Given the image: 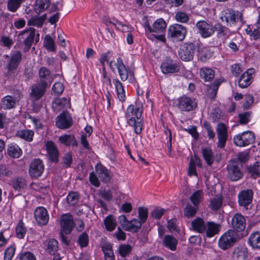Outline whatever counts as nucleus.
<instances>
[{
	"mask_svg": "<svg viewBox=\"0 0 260 260\" xmlns=\"http://www.w3.org/2000/svg\"><path fill=\"white\" fill-rule=\"evenodd\" d=\"M44 170V166L42 160L35 159L30 164L29 167V174L31 177L38 178L43 174Z\"/></svg>",
	"mask_w": 260,
	"mask_h": 260,
	"instance_id": "nucleus-15",
	"label": "nucleus"
},
{
	"mask_svg": "<svg viewBox=\"0 0 260 260\" xmlns=\"http://www.w3.org/2000/svg\"><path fill=\"white\" fill-rule=\"evenodd\" d=\"M73 161L72 155L71 152H67L64 154L62 158V164L64 168L70 167Z\"/></svg>",
	"mask_w": 260,
	"mask_h": 260,
	"instance_id": "nucleus-60",
	"label": "nucleus"
},
{
	"mask_svg": "<svg viewBox=\"0 0 260 260\" xmlns=\"http://www.w3.org/2000/svg\"><path fill=\"white\" fill-rule=\"evenodd\" d=\"M255 140V135L251 131H246L238 134L234 138L236 145L240 147L246 146L252 144Z\"/></svg>",
	"mask_w": 260,
	"mask_h": 260,
	"instance_id": "nucleus-8",
	"label": "nucleus"
},
{
	"mask_svg": "<svg viewBox=\"0 0 260 260\" xmlns=\"http://www.w3.org/2000/svg\"><path fill=\"white\" fill-rule=\"evenodd\" d=\"M34 132L30 129H20L16 133V136L21 139L25 140L28 142H31L33 140Z\"/></svg>",
	"mask_w": 260,
	"mask_h": 260,
	"instance_id": "nucleus-35",
	"label": "nucleus"
},
{
	"mask_svg": "<svg viewBox=\"0 0 260 260\" xmlns=\"http://www.w3.org/2000/svg\"><path fill=\"white\" fill-rule=\"evenodd\" d=\"M163 244L172 251L176 250L178 240L172 235H165L163 239Z\"/></svg>",
	"mask_w": 260,
	"mask_h": 260,
	"instance_id": "nucleus-32",
	"label": "nucleus"
},
{
	"mask_svg": "<svg viewBox=\"0 0 260 260\" xmlns=\"http://www.w3.org/2000/svg\"><path fill=\"white\" fill-rule=\"evenodd\" d=\"M10 185L16 190H20L26 185L25 180L22 177H15L11 179Z\"/></svg>",
	"mask_w": 260,
	"mask_h": 260,
	"instance_id": "nucleus-42",
	"label": "nucleus"
},
{
	"mask_svg": "<svg viewBox=\"0 0 260 260\" xmlns=\"http://www.w3.org/2000/svg\"><path fill=\"white\" fill-rule=\"evenodd\" d=\"M46 147L49 159L53 162H58L59 151L54 143L51 141H48Z\"/></svg>",
	"mask_w": 260,
	"mask_h": 260,
	"instance_id": "nucleus-22",
	"label": "nucleus"
},
{
	"mask_svg": "<svg viewBox=\"0 0 260 260\" xmlns=\"http://www.w3.org/2000/svg\"><path fill=\"white\" fill-rule=\"evenodd\" d=\"M106 230L111 232L115 229L117 222L115 218L112 215H109L104 220Z\"/></svg>",
	"mask_w": 260,
	"mask_h": 260,
	"instance_id": "nucleus-44",
	"label": "nucleus"
},
{
	"mask_svg": "<svg viewBox=\"0 0 260 260\" xmlns=\"http://www.w3.org/2000/svg\"><path fill=\"white\" fill-rule=\"evenodd\" d=\"M202 152L203 156L206 163L209 166H211L214 160L212 150L210 148H202Z\"/></svg>",
	"mask_w": 260,
	"mask_h": 260,
	"instance_id": "nucleus-49",
	"label": "nucleus"
},
{
	"mask_svg": "<svg viewBox=\"0 0 260 260\" xmlns=\"http://www.w3.org/2000/svg\"><path fill=\"white\" fill-rule=\"evenodd\" d=\"M113 52L112 51H108V52L103 53L99 60L100 62L101 63L102 66L105 68V62H107L109 64V67L111 68V69L114 70V63H115L114 61H109L110 58L111 57L112 55Z\"/></svg>",
	"mask_w": 260,
	"mask_h": 260,
	"instance_id": "nucleus-45",
	"label": "nucleus"
},
{
	"mask_svg": "<svg viewBox=\"0 0 260 260\" xmlns=\"http://www.w3.org/2000/svg\"><path fill=\"white\" fill-rule=\"evenodd\" d=\"M198 32L203 38L211 36L214 34V25L206 21H199L196 24Z\"/></svg>",
	"mask_w": 260,
	"mask_h": 260,
	"instance_id": "nucleus-17",
	"label": "nucleus"
},
{
	"mask_svg": "<svg viewBox=\"0 0 260 260\" xmlns=\"http://www.w3.org/2000/svg\"><path fill=\"white\" fill-rule=\"evenodd\" d=\"M207 222L201 217H197L191 222L193 230L200 234L205 233L206 231Z\"/></svg>",
	"mask_w": 260,
	"mask_h": 260,
	"instance_id": "nucleus-30",
	"label": "nucleus"
},
{
	"mask_svg": "<svg viewBox=\"0 0 260 260\" xmlns=\"http://www.w3.org/2000/svg\"><path fill=\"white\" fill-rule=\"evenodd\" d=\"M187 34L186 28L182 25L174 24L169 26L168 37L177 41H183Z\"/></svg>",
	"mask_w": 260,
	"mask_h": 260,
	"instance_id": "nucleus-6",
	"label": "nucleus"
},
{
	"mask_svg": "<svg viewBox=\"0 0 260 260\" xmlns=\"http://www.w3.org/2000/svg\"><path fill=\"white\" fill-rule=\"evenodd\" d=\"M198 209L199 207L197 205L187 203L184 209V215L187 218H191L195 216Z\"/></svg>",
	"mask_w": 260,
	"mask_h": 260,
	"instance_id": "nucleus-47",
	"label": "nucleus"
},
{
	"mask_svg": "<svg viewBox=\"0 0 260 260\" xmlns=\"http://www.w3.org/2000/svg\"><path fill=\"white\" fill-rule=\"evenodd\" d=\"M105 260H114L112 247L110 243H105L102 247Z\"/></svg>",
	"mask_w": 260,
	"mask_h": 260,
	"instance_id": "nucleus-46",
	"label": "nucleus"
},
{
	"mask_svg": "<svg viewBox=\"0 0 260 260\" xmlns=\"http://www.w3.org/2000/svg\"><path fill=\"white\" fill-rule=\"evenodd\" d=\"M141 225V222H140L139 219L134 218L130 221H128L127 225L126 226L125 230L136 233L140 230Z\"/></svg>",
	"mask_w": 260,
	"mask_h": 260,
	"instance_id": "nucleus-43",
	"label": "nucleus"
},
{
	"mask_svg": "<svg viewBox=\"0 0 260 260\" xmlns=\"http://www.w3.org/2000/svg\"><path fill=\"white\" fill-rule=\"evenodd\" d=\"M166 27V23L162 18L157 19L153 24L152 26L148 24L146 26V29L149 32H161Z\"/></svg>",
	"mask_w": 260,
	"mask_h": 260,
	"instance_id": "nucleus-28",
	"label": "nucleus"
},
{
	"mask_svg": "<svg viewBox=\"0 0 260 260\" xmlns=\"http://www.w3.org/2000/svg\"><path fill=\"white\" fill-rule=\"evenodd\" d=\"M242 14L238 11H235L232 9L222 10L220 13V19L225 22L228 25L235 24L239 20H241Z\"/></svg>",
	"mask_w": 260,
	"mask_h": 260,
	"instance_id": "nucleus-5",
	"label": "nucleus"
},
{
	"mask_svg": "<svg viewBox=\"0 0 260 260\" xmlns=\"http://www.w3.org/2000/svg\"><path fill=\"white\" fill-rule=\"evenodd\" d=\"M138 217L141 224L144 223L148 217V209L145 207H140L138 209Z\"/></svg>",
	"mask_w": 260,
	"mask_h": 260,
	"instance_id": "nucleus-61",
	"label": "nucleus"
},
{
	"mask_svg": "<svg viewBox=\"0 0 260 260\" xmlns=\"http://www.w3.org/2000/svg\"><path fill=\"white\" fill-rule=\"evenodd\" d=\"M249 242L253 248H260V232L252 233L249 238Z\"/></svg>",
	"mask_w": 260,
	"mask_h": 260,
	"instance_id": "nucleus-48",
	"label": "nucleus"
},
{
	"mask_svg": "<svg viewBox=\"0 0 260 260\" xmlns=\"http://www.w3.org/2000/svg\"><path fill=\"white\" fill-rule=\"evenodd\" d=\"M175 18L178 22L187 23L189 20V15L183 11H178L176 13Z\"/></svg>",
	"mask_w": 260,
	"mask_h": 260,
	"instance_id": "nucleus-56",
	"label": "nucleus"
},
{
	"mask_svg": "<svg viewBox=\"0 0 260 260\" xmlns=\"http://www.w3.org/2000/svg\"><path fill=\"white\" fill-rule=\"evenodd\" d=\"M116 67L118 70L120 79L122 81H126L128 77H129V80L132 82L134 80V74L132 71H128L126 66L123 63L122 59L121 57H118L117 59L116 63H114V66Z\"/></svg>",
	"mask_w": 260,
	"mask_h": 260,
	"instance_id": "nucleus-12",
	"label": "nucleus"
},
{
	"mask_svg": "<svg viewBox=\"0 0 260 260\" xmlns=\"http://www.w3.org/2000/svg\"><path fill=\"white\" fill-rule=\"evenodd\" d=\"M39 74L40 82L45 83L46 85L50 86L54 79L50 70L46 67H42L39 70Z\"/></svg>",
	"mask_w": 260,
	"mask_h": 260,
	"instance_id": "nucleus-24",
	"label": "nucleus"
},
{
	"mask_svg": "<svg viewBox=\"0 0 260 260\" xmlns=\"http://www.w3.org/2000/svg\"><path fill=\"white\" fill-rule=\"evenodd\" d=\"M143 112V105L141 102H137L135 105H129L126 110L125 117L127 120H140Z\"/></svg>",
	"mask_w": 260,
	"mask_h": 260,
	"instance_id": "nucleus-11",
	"label": "nucleus"
},
{
	"mask_svg": "<svg viewBox=\"0 0 260 260\" xmlns=\"http://www.w3.org/2000/svg\"><path fill=\"white\" fill-rule=\"evenodd\" d=\"M248 171L251 178L256 179L260 177V166L258 162L250 165L248 168Z\"/></svg>",
	"mask_w": 260,
	"mask_h": 260,
	"instance_id": "nucleus-50",
	"label": "nucleus"
},
{
	"mask_svg": "<svg viewBox=\"0 0 260 260\" xmlns=\"http://www.w3.org/2000/svg\"><path fill=\"white\" fill-rule=\"evenodd\" d=\"M246 222L245 217L237 213L234 214L231 220V226L236 232L243 231L246 227Z\"/></svg>",
	"mask_w": 260,
	"mask_h": 260,
	"instance_id": "nucleus-16",
	"label": "nucleus"
},
{
	"mask_svg": "<svg viewBox=\"0 0 260 260\" xmlns=\"http://www.w3.org/2000/svg\"><path fill=\"white\" fill-rule=\"evenodd\" d=\"M50 0H36L35 10L38 14L45 11L50 6Z\"/></svg>",
	"mask_w": 260,
	"mask_h": 260,
	"instance_id": "nucleus-41",
	"label": "nucleus"
},
{
	"mask_svg": "<svg viewBox=\"0 0 260 260\" xmlns=\"http://www.w3.org/2000/svg\"><path fill=\"white\" fill-rule=\"evenodd\" d=\"M60 224L61 232L67 235L70 234L75 226L72 215L70 213L62 215L60 219Z\"/></svg>",
	"mask_w": 260,
	"mask_h": 260,
	"instance_id": "nucleus-13",
	"label": "nucleus"
},
{
	"mask_svg": "<svg viewBox=\"0 0 260 260\" xmlns=\"http://www.w3.org/2000/svg\"><path fill=\"white\" fill-rule=\"evenodd\" d=\"M15 247L14 246H10L8 247L5 251L4 260H12L15 252Z\"/></svg>",
	"mask_w": 260,
	"mask_h": 260,
	"instance_id": "nucleus-62",
	"label": "nucleus"
},
{
	"mask_svg": "<svg viewBox=\"0 0 260 260\" xmlns=\"http://www.w3.org/2000/svg\"><path fill=\"white\" fill-rule=\"evenodd\" d=\"M48 86L46 83L40 82L32 85L30 93L31 98L34 101L41 98L44 95Z\"/></svg>",
	"mask_w": 260,
	"mask_h": 260,
	"instance_id": "nucleus-20",
	"label": "nucleus"
},
{
	"mask_svg": "<svg viewBox=\"0 0 260 260\" xmlns=\"http://www.w3.org/2000/svg\"><path fill=\"white\" fill-rule=\"evenodd\" d=\"M242 166L235 159L229 161L227 165V177L232 181H236L242 178Z\"/></svg>",
	"mask_w": 260,
	"mask_h": 260,
	"instance_id": "nucleus-4",
	"label": "nucleus"
},
{
	"mask_svg": "<svg viewBox=\"0 0 260 260\" xmlns=\"http://www.w3.org/2000/svg\"><path fill=\"white\" fill-rule=\"evenodd\" d=\"M203 191L201 190H198L194 192L190 197V200L193 205L199 207Z\"/></svg>",
	"mask_w": 260,
	"mask_h": 260,
	"instance_id": "nucleus-55",
	"label": "nucleus"
},
{
	"mask_svg": "<svg viewBox=\"0 0 260 260\" xmlns=\"http://www.w3.org/2000/svg\"><path fill=\"white\" fill-rule=\"evenodd\" d=\"M22 150L16 144H10L7 148L8 155L13 158H19L22 154Z\"/></svg>",
	"mask_w": 260,
	"mask_h": 260,
	"instance_id": "nucleus-40",
	"label": "nucleus"
},
{
	"mask_svg": "<svg viewBox=\"0 0 260 260\" xmlns=\"http://www.w3.org/2000/svg\"><path fill=\"white\" fill-rule=\"evenodd\" d=\"M46 251L50 255H57L58 249V242L55 239H48L43 242Z\"/></svg>",
	"mask_w": 260,
	"mask_h": 260,
	"instance_id": "nucleus-29",
	"label": "nucleus"
},
{
	"mask_svg": "<svg viewBox=\"0 0 260 260\" xmlns=\"http://www.w3.org/2000/svg\"><path fill=\"white\" fill-rule=\"evenodd\" d=\"M26 228L22 220H20L15 229L17 237L19 239L23 238L26 234Z\"/></svg>",
	"mask_w": 260,
	"mask_h": 260,
	"instance_id": "nucleus-53",
	"label": "nucleus"
},
{
	"mask_svg": "<svg viewBox=\"0 0 260 260\" xmlns=\"http://www.w3.org/2000/svg\"><path fill=\"white\" fill-rule=\"evenodd\" d=\"M73 123L70 114L63 111L56 118V126L59 129H65L70 128Z\"/></svg>",
	"mask_w": 260,
	"mask_h": 260,
	"instance_id": "nucleus-14",
	"label": "nucleus"
},
{
	"mask_svg": "<svg viewBox=\"0 0 260 260\" xmlns=\"http://www.w3.org/2000/svg\"><path fill=\"white\" fill-rule=\"evenodd\" d=\"M59 141L66 146H77L78 142L74 135L66 134L59 137Z\"/></svg>",
	"mask_w": 260,
	"mask_h": 260,
	"instance_id": "nucleus-34",
	"label": "nucleus"
},
{
	"mask_svg": "<svg viewBox=\"0 0 260 260\" xmlns=\"http://www.w3.org/2000/svg\"><path fill=\"white\" fill-rule=\"evenodd\" d=\"M127 123L129 126L133 127L134 132L137 135H140L142 133L143 125L141 119H129L127 120Z\"/></svg>",
	"mask_w": 260,
	"mask_h": 260,
	"instance_id": "nucleus-38",
	"label": "nucleus"
},
{
	"mask_svg": "<svg viewBox=\"0 0 260 260\" xmlns=\"http://www.w3.org/2000/svg\"><path fill=\"white\" fill-rule=\"evenodd\" d=\"M239 236L234 230H229L222 234L218 239V246L223 250H226L233 246L238 240Z\"/></svg>",
	"mask_w": 260,
	"mask_h": 260,
	"instance_id": "nucleus-1",
	"label": "nucleus"
},
{
	"mask_svg": "<svg viewBox=\"0 0 260 260\" xmlns=\"http://www.w3.org/2000/svg\"><path fill=\"white\" fill-rule=\"evenodd\" d=\"M34 216L37 222L40 225H46L49 221L48 211L43 207H37L35 210Z\"/></svg>",
	"mask_w": 260,
	"mask_h": 260,
	"instance_id": "nucleus-18",
	"label": "nucleus"
},
{
	"mask_svg": "<svg viewBox=\"0 0 260 260\" xmlns=\"http://www.w3.org/2000/svg\"><path fill=\"white\" fill-rule=\"evenodd\" d=\"M77 242L81 248L87 246L89 242V237L88 234L83 232L79 235Z\"/></svg>",
	"mask_w": 260,
	"mask_h": 260,
	"instance_id": "nucleus-57",
	"label": "nucleus"
},
{
	"mask_svg": "<svg viewBox=\"0 0 260 260\" xmlns=\"http://www.w3.org/2000/svg\"><path fill=\"white\" fill-rule=\"evenodd\" d=\"M36 29L34 28L30 27L21 31L18 37L19 40H23V42L24 44V49L26 50H29L34 40L36 43L39 41V34H37V36L35 38Z\"/></svg>",
	"mask_w": 260,
	"mask_h": 260,
	"instance_id": "nucleus-3",
	"label": "nucleus"
},
{
	"mask_svg": "<svg viewBox=\"0 0 260 260\" xmlns=\"http://www.w3.org/2000/svg\"><path fill=\"white\" fill-rule=\"evenodd\" d=\"M217 134L218 137L217 146L223 148L228 139V128L223 123H219L217 126Z\"/></svg>",
	"mask_w": 260,
	"mask_h": 260,
	"instance_id": "nucleus-21",
	"label": "nucleus"
},
{
	"mask_svg": "<svg viewBox=\"0 0 260 260\" xmlns=\"http://www.w3.org/2000/svg\"><path fill=\"white\" fill-rule=\"evenodd\" d=\"M68 203L71 206L76 205L79 201V194L76 192H71L67 197Z\"/></svg>",
	"mask_w": 260,
	"mask_h": 260,
	"instance_id": "nucleus-59",
	"label": "nucleus"
},
{
	"mask_svg": "<svg viewBox=\"0 0 260 260\" xmlns=\"http://www.w3.org/2000/svg\"><path fill=\"white\" fill-rule=\"evenodd\" d=\"M113 82L115 86L118 98L120 101H124L125 99V95L124 88L122 83L117 79H113Z\"/></svg>",
	"mask_w": 260,
	"mask_h": 260,
	"instance_id": "nucleus-37",
	"label": "nucleus"
},
{
	"mask_svg": "<svg viewBox=\"0 0 260 260\" xmlns=\"http://www.w3.org/2000/svg\"><path fill=\"white\" fill-rule=\"evenodd\" d=\"M200 77L205 82L212 80L215 76V72L212 69L208 67H203L200 70Z\"/></svg>",
	"mask_w": 260,
	"mask_h": 260,
	"instance_id": "nucleus-33",
	"label": "nucleus"
},
{
	"mask_svg": "<svg viewBox=\"0 0 260 260\" xmlns=\"http://www.w3.org/2000/svg\"><path fill=\"white\" fill-rule=\"evenodd\" d=\"M246 31L250 35V37L254 40H256L260 37V29L257 27L254 28L252 30L251 27H248Z\"/></svg>",
	"mask_w": 260,
	"mask_h": 260,
	"instance_id": "nucleus-64",
	"label": "nucleus"
},
{
	"mask_svg": "<svg viewBox=\"0 0 260 260\" xmlns=\"http://www.w3.org/2000/svg\"><path fill=\"white\" fill-rule=\"evenodd\" d=\"M196 46L192 43H186L181 46L178 52L181 59L185 61L191 60L194 56Z\"/></svg>",
	"mask_w": 260,
	"mask_h": 260,
	"instance_id": "nucleus-10",
	"label": "nucleus"
},
{
	"mask_svg": "<svg viewBox=\"0 0 260 260\" xmlns=\"http://www.w3.org/2000/svg\"><path fill=\"white\" fill-rule=\"evenodd\" d=\"M253 193L251 189L241 191L238 196V203L240 206L247 207L252 201Z\"/></svg>",
	"mask_w": 260,
	"mask_h": 260,
	"instance_id": "nucleus-19",
	"label": "nucleus"
},
{
	"mask_svg": "<svg viewBox=\"0 0 260 260\" xmlns=\"http://www.w3.org/2000/svg\"><path fill=\"white\" fill-rule=\"evenodd\" d=\"M21 59L22 54L20 51H16L11 53L7 64V76L14 77L18 74L17 68Z\"/></svg>",
	"mask_w": 260,
	"mask_h": 260,
	"instance_id": "nucleus-2",
	"label": "nucleus"
},
{
	"mask_svg": "<svg viewBox=\"0 0 260 260\" xmlns=\"http://www.w3.org/2000/svg\"><path fill=\"white\" fill-rule=\"evenodd\" d=\"M212 55L213 53L208 48L203 47L201 48L200 46H198V57L199 60L203 62H206L212 57Z\"/></svg>",
	"mask_w": 260,
	"mask_h": 260,
	"instance_id": "nucleus-31",
	"label": "nucleus"
},
{
	"mask_svg": "<svg viewBox=\"0 0 260 260\" xmlns=\"http://www.w3.org/2000/svg\"><path fill=\"white\" fill-rule=\"evenodd\" d=\"M177 105L181 111L189 112L196 109L197 102L195 99L184 95L178 99Z\"/></svg>",
	"mask_w": 260,
	"mask_h": 260,
	"instance_id": "nucleus-7",
	"label": "nucleus"
},
{
	"mask_svg": "<svg viewBox=\"0 0 260 260\" xmlns=\"http://www.w3.org/2000/svg\"><path fill=\"white\" fill-rule=\"evenodd\" d=\"M22 95L18 94L17 96L7 95L4 97L2 100L3 107L5 109H11L15 107L16 104L21 98Z\"/></svg>",
	"mask_w": 260,
	"mask_h": 260,
	"instance_id": "nucleus-27",
	"label": "nucleus"
},
{
	"mask_svg": "<svg viewBox=\"0 0 260 260\" xmlns=\"http://www.w3.org/2000/svg\"><path fill=\"white\" fill-rule=\"evenodd\" d=\"M248 256V252L246 250L243 249H235L233 253L234 260H245Z\"/></svg>",
	"mask_w": 260,
	"mask_h": 260,
	"instance_id": "nucleus-54",
	"label": "nucleus"
},
{
	"mask_svg": "<svg viewBox=\"0 0 260 260\" xmlns=\"http://www.w3.org/2000/svg\"><path fill=\"white\" fill-rule=\"evenodd\" d=\"M253 73V69H250L242 74L238 81L239 87L242 88H245L250 85L252 82V74Z\"/></svg>",
	"mask_w": 260,
	"mask_h": 260,
	"instance_id": "nucleus-23",
	"label": "nucleus"
},
{
	"mask_svg": "<svg viewBox=\"0 0 260 260\" xmlns=\"http://www.w3.org/2000/svg\"><path fill=\"white\" fill-rule=\"evenodd\" d=\"M206 226V231L205 233L207 237L209 238L218 234L221 230V225L213 221H208Z\"/></svg>",
	"mask_w": 260,
	"mask_h": 260,
	"instance_id": "nucleus-26",
	"label": "nucleus"
},
{
	"mask_svg": "<svg viewBox=\"0 0 260 260\" xmlns=\"http://www.w3.org/2000/svg\"><path fill=\"white\" fill-rule=\"evenodd\" d=\"M214 32H217L218 38L223 37L229 35L230 30L228 27L220 23H217L214 25Z\"/></svg>",
	"mask_w": 260,
	"mask_h": 260,
	"instance_id": "nucleus-39",
	"label": "nucleus"
},
{
	"mask_svg": "<svg viewBox=\"0 0 260 260\" xmlns=\"http://www.w3.org/2000/svg\"><path fill=\"white\" fill-rule=\"evenodd\" d=\"M223 198L220 195H217L210 200L209 207L213 211L219 210L222 205Z\"/></svg>",
	"mask_w": 260,
	"mask_h": 260,
	"instance_id": "nucleus-36",
	"label": "nucleus"
},
{
	"mask_svg": "<svg viewBox=\"0 0 260 260\" xmlns=\"http://www.w3.org/2000/svg\"><path fill=\"white\" fill-rule=\"evenodd\" d=\"M160 69L164 74H172L180 71V63L170 58H166L160 65Z\"/></svg>",
	"mask_w": 260,
	"mask_h": 260,
	"instance_id": "nucleus-9",
	"label": "nucleus"
},
{
	"mask_svg": "<svg viewBox=\"0 0 260 260\" xmlns=\"http://www.w3.org/2000/svg\"><path fill=\"white\" fill-rule=\"evenodd\" d=\"M43 45L45 48L50 52H53L55 50L56 45L54 40L49 35L45 37Z\"/></svg>",
	"mask_w": 260,
	"mask_h": 260,
	"instance_id": "nucleus-51",
	"label": "nucleus"
},
{
	"mask_svg": "<svg viewBox=\"0 0 260 260\" xmlns=\"http://www.w3.org/2000/svg\"><path fill=\"white\" fill-rule=\"evenodd\" d=\"M132 250V247L129 245L123 244L119 247V252L120 255L125 257L128 255Z\"/></svg>",
	"mask_w": 260,
	"mask_h": 260,
	"instance_id": "nucleus-63",
	"label": "nucleus"
},
{
	"mask_svg": "<svg viewBox=\"0 0 260 260\" xmlns=\"http://www.w3.org/2000/svg\"><path fill=\"white\" fill-rule=\"evenodd\" d=\"M96 173L102 182H108L110 181L112 174L110 171L108 170L104 166L100 165H97L95 168Z\"/></svg>",
	"mask_w": 260,
	"mask_h": 260,
	"instance_id": "nucleus-25",
	"label": "nucleus"
},
{
	"mask_svg": "<svg viewBox=\"0 0 260 260\" xmlns=\"http://www.w3.org/2000/svg\"><path fill=\"white\" fill-rule=\"evenodd\" d=\"M251 115L252 112L250 111L239 114V122L242 124H247L249 122Z\"/></svg>",
	"mask_w": 260,
	"mask_h": 260,
	"instance_id": "nucleus-58",
	"label": "nucleus"
},
{
	"mask_svg": "<svg viewBox=\"0 0 260 260\" xmlns=\"http://www.w3.org/2000/svg\"><path fill=\"white\" fill-rule=\"evenodd\" d=\"M24 0H8L7 9L11 12H15L20 8Z\"/></svg>",
	"mask_w": 260,
	"mask_h": 260,
	"instance_id": "nucleus-52",
	"label": "nucleus"
}]
</instances>
